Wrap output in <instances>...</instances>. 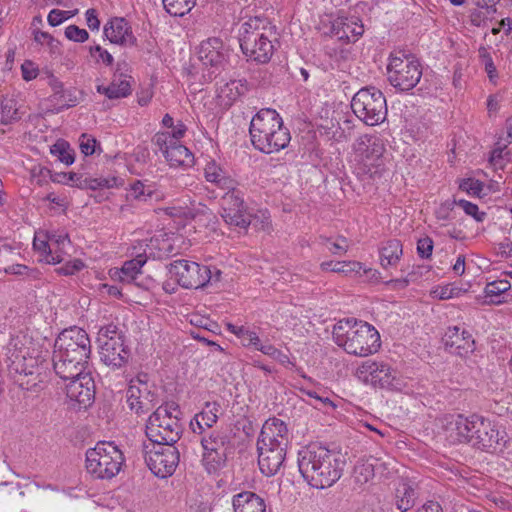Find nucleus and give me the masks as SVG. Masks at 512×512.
Listing matches in <instances>:
<instances>
[{
    "label": "nucleus",
    "instance_id": "33",
    "mask_svg": "<svg viewBox=\"0 0 512 512\" xmlns=\"http://www.w3.org/2000/svg\"><path fill=\"white\" fill-rule=\"evenodd\" d=\"M248 91L247 81L244 79L230 80L218 88V98L225 106H231L239 97Z\"/></svg>",
    "mask_w": 512,
    "mask_h": 512
},
{
    "label": "nucleus",
    "instance_id": "52",
    "mask_svg": "<svg viewBox=\"0 0 512 512\" xmlns=\"http://www.w3.org/2000/svg\"><path fill=\"white\" fill-rule=\"evenodd\" d=\"M90 55L95 59L96 62H102L106 66H112L114 62L113 56L100 45L96 44L90 46L89 48Z\"/></svg>",
    "mask_w": 512,
    "mask_h": 512
},
{
    "label": "nucleus",
    "instance_id": "12",
    "mask_svg": "<svg viewBox=\"0 0 512 512\" xmlns=\"http://www.w3.org/2000/svg\"><path fill=\"white\" fill-rule=\"evenodd\" d=\"M351 108L356 117L368 126L382 123L387 116L386 98L372 86L360 89L353 96Z\"/></svg>",
    "mask_w": 512,
    "mask_h": 512
},
{
    "label": "nucleus",
    "instance_id": "34",
    "mask_svg": "<svg viewBox=\"0 0 512 512\" xmlns=\"http://www.w3.org/2000/svg\"><path fill=\"white\" fill-rule=\"evenodd\" d=\"M164 157L169 162L170 166L173 167H189L194 163L193 154L186 146L182 145L180 141H175V143H173L166 151Z\"/></svg>",
    "mask_w": 512,
    "mask_h": 512
},
{
    "label": "nucleus",
    "instance_id": "28",
    "mask_svg": "<svg viewBox=\"0 0 512 512\" xmlns=\"http://www.w3.org/2000/svg\"><path fill=\"white\" fill-rule=\"evenodd\" d=\"M221 404L213 402H205L201 411L194 415L190 421V428L194 434L203 433L209 430L217 423L220 415H222Z\"/></svg>",
    "mask_w": 512,
    "mask_h": 512
},
{
    "label": "nucleus",
    "instance_id": "39",
    "mask_svg": "<svg viewBox=\"0 0 512 512\" xmlns=\"http://www.w3.org/2000/svg\"><path fill=\"white\" fill-rule=\"evenodd\" d=\"M322 271H331L335 273H359L363 268V264L358 261H325L320 264Z\"/></svg>",
    "mask_w": 512,
    "mask_h": 512
},
{
    "label": "nucleus",
    "instance_id": "16",
    "mask_svg": "<svg viewBox=\"0 0 512 512\" xmlns=\"http://www.w3.org/2000/svg\"><path fill=\"white\" fill-rule=\"evenodd\" d=\"M221 216L229 226L245 230L250 225L251 214L247 210L243 193L236 187L221 197Z\"/></svg>",
    "mask_w": 512,
    "mask_h": 512
},
{
    "label": "nucleus",
    "instance_id": "60",
    "mask_svg": "<svg viewBox=\"0 0 512 512\" xmlns=\"http://www.w3.org/2000/svg\"><path fill=\"white\" fill-rule=\"evenodd\" d=\"M242 345L244 347H253L255 350L259 351V347H263L264 344L261 343L258 334L253 330H248L246 336L241 340Z\"/></svg>",
    "mask_w": 512,
    "mask_h": 512
},
{
    "label": "nucleus",
    "instance_id": "8",
    "mask_svg": "<svg viewBox=\"0 0 512 512\" xmlns=\"http://www.w3.org/2000/svg\"><path fill=\"white\" fill-rule=\"evenodd\" d=\"M123 464L124 455L113 442H98L86 452L87 472L97 479H112Z\"/></svg>",
    "mask_w": 512,
    "mask_h": 512
},
{
    "label": "nucleus",
    "instance_id": "46",
    "mask_svg": "<svg viewBox=\"0 0 512 512\" xmlns=\"http://www.w3.org/2000/svg\"><path fill=\"white\" fill-rule=\"evenodd\" d=\"M454 203L461 207L465 214L471 216L476 222L481 223L486 219V212L480 211L476 204L464 199L454 200Z\"/></svg>",
    "mask_w": 512,
    "mask_h": 512
},
{
    "label": "nucleus",
    "instance_id": "15",
    "mask_svg": "<svg viewBox=\"0 0 512 512\" xmlns=\"http://www.w3.org/2000/svg\"><path fill=\"white\" fill-rule=\"evenodd\" d=\"M145 452V462L151 472L159 478L171 476L179 464L180 453L174 444L153 443Z\"/></svg>",
    "mask_w": 512,
    "mask_h": 512
},
{
    "label": "nucleus",
    "instance_id": "44",
    "mask_svg": "<svg viewBox=\"0 0 512 512\" xmlns=\"http://www.w3.org/2000/svg\"><path fill=\"white\" fill-rule=\"evenodd\" d=\"M40 173L45 176L48 174L54 183L71 185L76 187V183L81 181V175L75 172H52L49 169L41 168Z\"/></svg>",
    "mask_w": 512,
    "mask_h": 512
},
{
    "label": "nucleus",
    "instance_id": "22",
    "mask_svg": "<svg viewBox=\"0 0 512 512\" xmlns=\"http://www.w3.org/2000/svg\"><path fill=\"white\" fill-rule=\"evenodd\" d=\"M288 447L257 442L258 465L265 476H274L282 467Z\"/></svg>",
    "mask_w": 512,
    "mask_h": 512
},
{
    "label": "nucleus",
    "instance_id": "32",
    "mask_svg": "<svg viewBox=\"0 0 512 512\" xmlns=\"http://www.w3.org/2000/svg\"><path fill=\"white\" fill-rule=\"evenodd\" d=\"M234 512H265L264 499L251 491H243L233 496Z\"/></svg>",
    "mask_w": 512,
    "mask_h": 512
},
{
    "label": "nucleus",
    "instance_id": "30",
    "mask_svg": "<svg viewBox=\"0 0 512 512\" xmlns=\"http://www.w3.org/2000/svg\"><path fill=\"white\" fill-rule=\"evenodd\" d=\"M204 177L207 182L216 185L221 190H232L236 187L237 182L230 176L215 160H210L204 167Z\"/></svg>",
    "mask_w": 512,
    "mask_h": 512
},
{
    "label": "nucleus",
    "instance_id": "11",
    "mask_svg": "<svg viewBox=\"0 0 512 512\" xmlns=\"http://www.w3.org/2000/svg\"><path fill=\"white\" fill-rule=\"evenodd\" d=\"M171 278L186 289H199L209 283L218 282L221 278V271L217 268L200 265L189 260H175L168 266Z\"/></svg>",
    "mask_w": 512,
    "mask_h": 512
},
{
    "label": "nucleus",
    "instance_id": "53",
    "mask_svg": "<svg viewBox=\"0 0 512 512\" xmlns=\"http://www.w3.org/2000/svg\"><path fill=\"white\" fill-rule=\"evenodd\" d=\"M65 36L67 39L77 43H84L89 39V33L74 24L65 28Z\"/></svg>",
    "mask_w": 512,
    "mask_h": 512
},
{
    "label": "nucleus",
    "instance_id": "57",
    "mask_svg": "<svg viewBox=\"0 0 512 512\" xmlns=\"http://www.w3.org/2000/svg\"><path fill=\"white\" fill-rule=\"evenodd\" d=\"M97 140L87 134L80 137V150L85 156L92 155L96 152Z\"/></svg>",
    "mask_w": 512,
    "mask_h": 512
},
{
    "label": "nucleus",
    "instance_id": "31",
    "mask_svg": "<svg viewBox=\"0 0 512 512\" xmlns=\"http://www.w3.org/2000/svg\"><path fill=\"white\" fill-rule=\"evenodd\" d=\"M265 32H269L272 35L268 20L259 16L250 17L239 28V43L242 44L248 41L251 44L252 39Z\"/></svg>",
    "mask_w": 512,
    "mask_h": 512
},
{
    "label": "nucleus",
    "instance_id": "18",
    "mask_svg": "<svg viewBox=\"0 0 512 512\" xmlns=\"http://www.w3.org/2000/svg\"><path fill=\"white\" fill-rule=\"evenodd\" d=\"M201 436L200 443L203 448V459L216 466L224 465L231 451V437L225 430H206L197 433Z\"/></svg>",
    "mask_w": 512,
    "mask_h": 512
},
{
    "label": "nucleus",
    "instance_id": "62",
    "mask_svg": "<svg viewBox=\"0 0 512 512\" xmlns=\"http://www.w3.org/2000/svg\"><path fill=\"white\" fill-rule=\"evenodd\" d=\"M22 77L26 81H31L38 76V69L34 66L32 61L26 60L21 65Z\"/></svg>",
    "mask_w": 512,
    "mask_h": 512
},
{
    "label": "nucleus",
    "instance_id": "4",
    "mask_svg": "<svg viewBox=\"0 0 512 512\" xmlns=\"http://www.w3.org/2000/svg\"><path fill=\"white\" fill-rule=\"evenodd\" d=\"M250 140L253 147L265 154H272L285 149L291 135L279 113L271 108L258 111L249 126Z\"/></svg>",
    "mask_w": 512,
    "mask_h": 512
},
{
    "label": "nucleus",
    "instance_id": "36",
    "mask_svg": "<svg viewBox=\"0 0 512 512\" xmlns=\"http://www.w3.org/2000/svg\"><path fill=\"white\" fill-rule=\"evenodd\" d=\"M417 493L408 483H400L395 490V506L401 512L410 510L415 505Z\"/></svg>",
    "mask_w": 512,
    "mask_h": 512
},
{
    "label": "nucleus",
    "instance_id": "6",
    "mask_svg": "<svg viewBox=\"0 0 512 512\" xmlns=\"http://www.w3.org/2000/svg\"><path fill=\"white\" fill-rule=\"evenodd\" d=\"M7 362L11 373L30 377L21 381L20 386L28 391L38 393L46 388L49 379L46 372L47 363L39 356H33L19 338L8 344Z\"/></svg>",
    "mask_w": 512,
    "mask_h": 512
},
{
    "label": "nucleus",
    "instance_id": "19",
    "mask_svg": "<svg viewBox=\"0 0 512 512\" xmlns=\"http://www.w3.org/2000/svg\"><path fill=\"white\" fill-rule=\"evenodd\" d=\"M127 404L137 415L151 411L158 404L157 394L147 382V375L130 381L126 391Z\"/></svg>",
    "mask_w": 512,
    "mask_h": 512
},
{
    "label": "nucleus",
    "instance_id": "26",
    "mask_svg": "<svg viewBox=\"0 0 512 512\" xmlns=\"http://www.w3.org/2000/svg\"><path fill=\"white\" fill-rule=\"evenodd\" d=\"M128 64L125 61L118 62L112 82L108 86H98L97 91L109 99L127 97L131 93L132 77L127 75Z\"/></svg>",
    "mask_w": 512,
    "mask_h": 512
},
{
    "label": "nucleus",
    "instance_id": "3",
    "mask_svg": "<svg viewBox=\"0 0 512 512\" xmlns=\"http://www.w3.org/2000/svg\"><path fill=\"white\" fill-rule=\"evenodd\" d=\"M383 139L377 134L358 136L352 144L351 168L358 180L373 184L387 173Z\"/></svg>",
    "mask_w": 512,
    "mask_h": 512
},
{
    "label": "nucleus",
    "instance_id": "47",
    "mask_svg": "<svg viewBox=\"0 0 512 512\" xmlns=\"http://www.w3.org/2000/svg\"><path fill=\"white\" fill-rule=\"evenodd\" d=\"M154 191L150 186L144 185L141 181H135L129 190V197L139 201H147L152 198Z\"/></svg>",
    "mask_w": 512,
    "mask_h": 512
},
{
    "label": "nucleus",
    "instance_id": "23",
    "mask_svg": "<svg viewBox=\"0 0 512 512\" xmlns=\"http://www.w3.org/2000/svg\"><path fill=\"white\" fill-rule=\"evenodd\" d=\"M443 343L450 353L466 357L475 350V340L472 334L459 326L448 327Z\"/></svg>",
    "mask_w": 512,
    "mask_h": 512
},
{
    "label": "nucleus",
    "instance_id": "17",
    "mask_svg": "<svg viewBox=\"0 0 512 512\" xmlns=\"http://www.w3.org/2000/svg\"><path fill=\"white\" fill-rule=\"evenodd\" d=\"M198 59L206 69V72H203V78L206 81H212L224 68L228 59V50L219 38H209L201 43Z\"/></svg>",
    "mask_w": 512,
    "mask_h": 512
},
{
    "label": "nucleus",
    "instance_id": "10",
    "mask_svg": "<svg viewBox=\"0 0 512 512\" xmlns=\"http://www.w3.org/2000/svg\"><path fill=\"white\" fill-rule=\"evenodd\" d=\"M387 77L390 84L399 91L413 89L422 77V67L418 59L405 52L392 53L387 65Z\"/></svg>",
    "mask_w": 512,
    "mask_h": 512
},
{
    "label": "nucleus",
    "instance_id": "20",
    "mask_svg": "<svg viewBox=\"0 0 512 512\" xmlns=\"http://www.w3.org/2000/svg\"><path fill=\"white\" fill-rule=\"evenodd\" d=\"M68 380L65 391L70 401L77 403L79 409L89 407L95 396V384L91 374L83 372L76 378Z\"/></svg>",
    "mask_w": 512,
    "mask_h": 512
},
{
    "label": "nucleus",
    "instance_id": "55",
    "mask_svg": "<svg viewBox=\"0 0 512 512\" xmlns=\"http://www.w3.org/2000/svg\"><path fill=\"white\" fill-rule=\"evenodd\" d=\"M483 186L484 185L480 180L473 178L463 179L459 184V188L462 191H465L472 196H480Z\"/></svg>",
    "mask_w": 512,
    "mask_h": 512
},
{
    "label": "nucleus",
    "instance_id": "42",
    "mask_svg": "<svg viewBox=\"0 0 512 512\" xmlns=\"http://www.w3.org/2000/svg\"><path fill=\"white\" fill-rule=\"evenodd\" d=\"M167 13L174 17H182L189 13L196 4V0H162Z\"/></svg>",
    "mask_w": 512,
    "mask_h": 512
},
{
    "label": "nucleus",
    "instance_id": "59",
    "mask_svg": "<svg viewBox=\"0 0 512 512\" xmlns=\"http://www.w3.org/2000/svg\"><path fill=\"white\" fill-rule=\"evenodd\" d=\"M51 87L53 90L52 98L57 101V104H59L61 108L69 106L67 104V101L65 99H62L65 96L63 90V83L53 78L51 79Z\"/></svg>",
    "mask_w": 512,
    "mask_h": 512
},
{
    "label": "nucleus",
    "instance_id": "14",
    "mask_svg": "<svg viewBox=\"0 0 512 512\" xmlns=\"http://www.w3.org/2000/svg\"><path fill=\"white\" fill-rule=\"evenodd\" d=\"M358 378L374 387L399 389L401 381L397 371L384 361L366 360L357 369Z\"/></svg>",
    "mask_w": 512,
    "mask_h": 512
},
{
    "label": "nucleus",
    "instance_id": "48",
    "mask_svg": "<svg viewBox=\"0 0 512 512\" xmlns=\"http://www.w3.org/2000/svg\"><path fill=\"white\" fill-rule=\"evenodd\" d=\"M259 351L262 352L264 355H267L274 360L278 361L280 364L284 366H294V363L290 360L289 356L282 352L281 350L277 349L272 344H264L263 347H259Z\"/></svg>",
    "mask_w": 512,
    "mask_h": 512
},
{
    "label": "nucleus",
    "instance_id": "54",
    "mask_svg": "<svg viewBox=\"0 0 512 512\" xmlns=\"http://www.w3.org/2000/svg\"><path fill=\"white\" fill-rule=\"evenodd\" d=\"M43 247L48 249L47 255H45V261L48 264H58L64 260V247L51 246V243H44Z\"/></svg>",
    "mask_w": 512,
    "mask_h": 512
},
{
    "label": "nucleus",
    "instance_id": "58",
    "mask_svg": "<svg viewBox=\"0 0 512 512\" xmlns=\"http://www.w3.org/2000/svg\"><path fill=\"white\" fill-rule=\"evenodd\" d=\"M433 240L430 237H424L417 242V253L423 259H428L432 255Z\"/></svg>",
    "mask_w": 512,
    "mask_h": 512
},
{
    "label": "nucleus",
    "instance_id": "37",
    "mask_svg": "<svg viewBox=\"0 0 512 512\" xmlns=\"http://www.w3.org/2000/svg\"><path fill=\"white\" fill-rule=\"evenodd\" d=\"M18 101L12 97H3L0 101V123L11 125L21 120V113Z\"/></svg>",
    "mask_w": 512,
    "mask_h": 512
},
{
    "label": "nucleus",
    "instance_id": "49",
    "mask_svg": "<svg viewBox=\"0 0 512 512\" xmlns=\"http://www.w3.org/2000/svg\"><path fill=\"white\" fill-rule=\"evenodd\" d=\"M478 55L482 64L484 65L489 79L493 81L497 77V70L490 52L486 47H480L478 50Z\"/></svg>",
    "mask_w": 512,
    "mask_h": 512
},
{
    "label": "nucleus",
    "instance_id": "29",
    "mask_svg": "<svg viewBox=\"0 0 512 512\" xmlns=\"http://www.w3.org/2000/svg\"><path fill=\"white\" fill-rule=\"evenodd\" d=\"M52 363L56 375L65 381L81 375L87 365L86 363H75L74 358L66 357L65 354L56 350L53 351Z\"/></svg>",
    "mask_w": 512,
    "mask_h": 512
},
{
    "label": "nucleus",
    "instance_id": "5",
    "mask_svg": "<svg viewBox=\"0 0 512 512\" xmlns=\"http://www.w3.org/2000/svg\"><path fill=\"white\" fill-rule=\"evenodd\" d=\"M334 342L348 354L366 357L380 348L379 332L367 322L355 318L339 320L332 331Z\"/></svg>",
    "mask_w": 512,
    "mask_h": 512
},
{
    "label": "nucleus",
    "instance_id": "24",
    "mask_svg": "<svg viewBox=\"0 0 512 512\" xmlns=\"http://www.w3.org/2000/svg\"><path fill=\"white\" fill-rule=\"evenodd\" d=\"M103 34L112 44L122 47H134L137 38L130 23L124 17H112L103 27Z\"/></svg>",
    "mask_w": 512,
    "mask_h": 512
},
{
    "label": "nucleus",
    "instance_id": "21",
    "mask_svg": "<svg viewBox=\"0 0 512 512\" xmlns=\"http://www.w3.org/2000/svg\"><path fill=\"white\" fill-rule=\"evenodd\" d=\"M364 31V25L358 16H338L332 21L330 35L345 44H349L357 42Z\"/></svg>",
    "mask_w": 512,
    "mask_h": 512
},
{
    "label": "nucleus",
    "instance_id": "35",
    "mask_svg": "<svg viewBox=\"0 0 512 512\" xmlns=\"http://www.w3.org/2000/svg\"><path fill=\"white\" fill-rule=\"evenodd\" d=\"M403 254L402 243L398 239H390L379 249L380 264L386 269L389 266H395Z\"/></svg>",
    "mask_w": 512,
    "mask_h": 512
},
{
    "label": "nucleus",
    "instance_id": "25",
    "mask_svg": "<svg viewBox=\"0 0 512 512\" xmlns=\"http://www.w3.org/2000/svg\"><path fill=\"white\" fill-rule=\"evenodd\" d=\"M270 36L269 32L261 33L258 37L251 40V44L248 41L240 44L242 53L248 60L260 64L268 63L275 51V44L270 39Z\"/></svg>",
    "mask_w": 512,
    "mask_h": 512
},
{
    "label": "nucleus",
    "instance_id": "27",
    "mask_svg": "<svg viewBox=\"0 0 512 512\" xmlns=\"http://www.w3.org/2000/svg\"><path fill=\"white\" fill-rule=\"evenodd\" d=\"M257 442L288 447L289 434L286 423L275 417L268 419L262 426Z\"/></svg>",
    "mask_w": 512,
    "mask_h": 512
},
{
    "label": "nucleus",
    "instance_id": "40",
    "mask_svg": "<svg viewBox=\"0 0 512 512\" xmlns=\"http://www.w3.org/2000/svg\"><path fill=\"white\" fill-rule=\"evenodd\" d=\"M50 153L61 163L69 166L74 163L75 152L70 144L64 139H58L51 147Z\"/></svg>",
    "mask_w": 512,
    "mask_h": 512
},
{
    "label": "nucleus",
    "instance_id": "51",
    "mask_svg": "<svg viewBox=\"0 0 512 512\" xmlns=\"http://www.w3.org/2000/svg\"><path fill=\"white\" fill-rule=\"evenodd\" d=\"M77 12V9L74 11L52 9L48 14L47 21L49 25H51L52 27H56L62 24L65 20H68L69 18L73 17Z\"/></svg>",
    "mask_w": 512,
    "mask_h": 512
},
{
    "label": "nucleus",
    "instance_id": "64",
    "mask_svg": "<svg viewBox=\"0 0 512 512\" xmlns=\"http://www.w3.org/2000/svg\"><path fill=\"white\" fill-rule=\"evenodd\" d=\"M416 512H443V509L438 502L427 501Z\"/></svg>",
    "mask_w": 512,
    "mask_h": 512
},
{
    "label": "nucleus",
    "instance_id": "45",
    "mask_svg": "<svg viewBox=\"0 0 512 512\" xmlns=\"http://www.w3.org/2000/svg\"><path fill=\"white\" fill-rule=\"evenodd\" d=\"M117 179L112 177L111 179L107 178H83L81 177V181L76 183V187L81 189H91L96 190L100 188H110L116 185Z\"/></svg>",
    "mask_w": 512,
    "mask_h": 512
},
{
    "label": "nucleus",
    "instance_id": "43",
    "mask_svg": "<svg viewBox=\"0 0 512 512\" xmlns=\"http://www.w3.org/2000/svg\"><path fill=\"white\" fill-rule=\"evenodd\" d=\"M319 239L320 244L325 246L335 256H342L348 251V240L344 236H337L335 240L324 236H320Z\"/></svg>",
    "mask_w": 512,
    "mask_h": 512
},
{
    "label": "nucleus",
    "instance_id": "7",
    "mask_svg": "<svg viewBox=\"0 0 512 512\" xmlns=\"http://www.w3.org/2000/svg\"><path fill=\"white\" fill-rule=\"evenodd\" d=\"M179 405L166 402L160 405L148 418L146 435L152 443L175 444L181 436L182 427Z\"/></svg>",
    "mask_w": 512,
    "mask_h": 512
},
{
    "label": "nucleus",
    "instance_id": "2",
    "mask_svg": "<svg viewBox=\"0 0 512 512\" xmlns=\"http://www.w3.org/2000/svg\"><path fill=\"white\" fill-rule=\"evenodd\" d=\"M346 465L345 455L320 443H310L298 452L299 472L313 488L324 489L337 482Z\"/></svg>",
    "mask_w": 512,
    "mask_h": 512
},
{
    "label": "nucleus",
    "instance_id": "50",
    "mask_svg": "<svg viewBox=\"0 0 512 512\" xmlns=\"http://www.w3.org/2000/svg\"><path fill=\"white\" fill-rule=\"evenodd\" d=\"M175 141L176 140L173 139L169 132H157L152 138V144L156 146L163 155Z\"/></svg>",
    "mask_w": 512,
    "mask_h": 512
},
{
    "label": "nucleus",
    "instance_id": "56",
    "mask_svg": "<svg viewBox=\"0 0 512 512\" xmlns=\"http://www.w3.org/2000/svg\"><path fill=\"white\" fill-rule=\"evenodd\" d=\"M84 268V263L80 259H74L66 262L63 266L56 269V272L60 275L70 276L74 275Z\"/></svg>",
    "mask_w": 512,
    "mask_h": 512
},
{
    "label": "nucleus",
    "instance_id": "1",
    "mask_svg": "<svg viewBox=\"0 0 512 512\" xmlns=\"http://www.w3.org/2000/svg\"><path fill=\"white\" fill-rule=\"evenodd\" d=\"M444 430L451 443L468 444L486 453L501 452L509 440L496 423L478 414L449 415L445 418Z\"/></svg>",
    "mask_w": 512,
    "mask_h": 512
},
{
    "label": "nucleus",
    "instance_id": "41",
    "mask_svg": "<svg viewBox=\"0 0 512 512\" xmlns=\"http://www.w3.org/2000/svg\"><path fill=\"white\" fill-rule=\"evenodd\" d=\"M145 255L138 254L134 259L126 261L121 268V279L123 281H133L141 273V268L146 263Z\"/></svg>",
    "mask_w": 512,
    "mask_h": 512
},
{
    "label": "nucleus",
    "instance_id": "13",
    "mask_svg": "<svg viewBox=\"0 0 512 512\" xmlns=\"http://www.w3.org/2000/svg\"><path fill=\"white\" fill-rule=\"evenodd\" d=\"M54 350L72 357L75 363H86L91 355V343L87 332L79 327L63 330L55 340Z\"/></svg>",
    "mask_w": 512,
    "mask_h": 512
},
{
    "label": "nucleus",
    "instance_id": "61",
    "mask_svg": "<svg viewBox=\"0 0 512 512\" xmlns=\"http://www.w3.org/2000/svg\"><path fill=\"white\" fill-rule=\"evenodd\" d=\"M85 19L86 24L91 31H98L100 29V20L98 18V12L96 9H88L85 12Z\"/></svg>",
    "mask_w": 512,
    "mask_h": 512
},
{
    "label": "nucleus",
    "instance_id": "38",
    "mask_svg": "<svg viewBox=\"0 0 512 512\" xmlns=\"http://www.w3.org/2000/svg\"><path fill=\"white\" fill-rule=\"evenodd\" d=\"M511 288V284L507 280H496L486 284L484 288L485 304L499 305L505 301L500 299L501 295Z\"/></svg>",
    "mask_w": 512,
    "mask_h": 512
},
{
    "label": "nucleus",
    "instance_id": "9",
    "mask_svg": "<svg viewBox=\"0 0 512 512\" xmlns=\"http://www.w3.org/2000/svg\"><path fill=\"white\" fill-rule=\"evenodd\" d=\"M97 342L101 361L112 369L124 367L130 358L123 331L111 323L99 329Z\"/></svg>",
    "mask_w": 512,
    "mask_h": 512
},
{
    "label": "nucleus",
    "instance_id": "63",
    "mask_svg": "<svg viewBox=\"0 0 512 512\" xmlns=\"http://www.w3.org/2000/svg\"><path fill=\"white\" fill-rule=\"evenodd\" d=\"M511 143L510 140H506L505 143L501 144L500 142H497V146L492 150L491 156H490V162L493 164H497L498 160L503 158V151L507 148V146Z\"/></svg>",
    "mask_w": 512,
    "mask_h": 512
}]
</instances>
